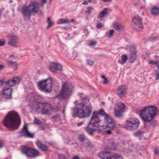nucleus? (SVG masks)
I'll return each mask as SVG.
<instances>
[{
    "mask_svg": "<svg viewBox=\"0 0 159 159\" xmlns=\"http://www.w3.org/2000/svg\"><path fill=\"white\" fill-rule=\"evenodd\" d=\"M5 41L4 40L0 39V46H3L5 45Z\"/></svg>",
    "mask_w": 159,
    "mask_h": 159,
    "instance_id": "obj_44",
    "label": "nucleus"
},
{
    "mask_svg": "<svg viewBox=\"0 0 159 159\" xmlns=\"http://www.w3.org/2000/svg\"><path fill=\"white\" fill-rule=\"evenodd\" d=\"M103 26V25L102 23H98L96 25V28L98 29L102 28Z\"/></svg>",
    "mask_w": 159,
    "mask_h": 159,
    "instance_id": "obj_42",
    "label": "nucleus"
},
{
    "mask_svg": "<svg viewBox=\"0 0 159 159\" xmlns=\"http://www.w3.org/2000/svg\"><path fill=\"white\" fill-rule=\"evenodd\" d=\"M10 57H11V58L13 57V58H14V59H15V58L16 57H15L14 56H13V55H11V56H10Z\"/></svg>",
    "mask_w": 159,
    "mask_h": 159,
    "instance_id": "obj_63",
    "label": "nucleus"
},
{
    "mask_svg": "<svg viewBox=\"0 0 159 159\" xmlns=\"http://www.w3.org/2000/svg\"><path fill=\"white\" fill-rule=\"evenodd\" d=\"M157 107L153 106L145 107L140 112V116L142 120L146 122L151 121L157 116Z\"/></svg>",
    "mask_w": 159,
    "mask_h": 159,
    "instance_id": "obj_4",
    "label": "nucleus"
},
{
    "mask_svg": "<svg viewBox=\"0 0 159 159\" xmlns=\"http://www.w3.org/2000/svg\"><path fill=\"white\" fill-rule=\"evenodd\" d=\"M40 128L42 130H44L45 129V127L43 126L40 127Z\"/></svg>",
    "mask_w": 159,
    "mask_h": 159,
    "instance_id": "obj_60",
    "label": "nucleus"
},
{
    "mask_svg": "<svg viewBox=\"0 0 159 159\" xmlns=\"http://www.w3.org/2000/svg\"><path fill=\"white\" fill-rule=\"evenodd\" d=\"M130 57L129 58V62L133 63L136 59L137 57V51L134 46H133L130 47L129 50Z\"/></svg>",
    "mask_w": 159,
    "mask_h": 159,
    "instance_id": "obj_13",
    "label": "nucleus"
},
{
    "mask_svg": "<svg viewBox=\"0 0 159 159\" xmlns=\"http://www.w3.org/2000/svg\"><path fill=\"white\" fill-rule=\"evenodd\" d=\"M79 107H75L73 109V116L80 118L89 117L92 111V107L90 102L79 104Z\"/></svg>",
    "mask_w": 159,
    "mask_h": 159,
    "instance_id": "obj_3",
    "label": "nucleus"
},
{
    "mask_svg": "<svg viewBox=\"0 0 159 159\" xmlns=\"http://www.w3.org/2000/svg\"><path fill=\"white\" fill-rule=\"evenodd\" d=\"M9 40L8 44L12 46H15L17 43L18 38L16 35H11L9 36Z\"/></svg>",
    "mask_w": 159,
    "mask_h": 159,
    "instance_id": "obj_20",
    "label": "nucleus"
},
{
    "mask_svg": "<svg viewBox=\"0 0 159 159\" xmlns=\"http://www.w3.org/2000/svg\"><path fill=\"white\" fill-rule=\"evenodd\" d=\"M81 145L83 147L88 148L90 146V143L89 141H87L86 143H81Z\"/></svg>",
    "mask_w": 159,
    "mask_h": 159,
    "instance_id": "obj_33",
    "label": "nucleus"
},
{
    "mask_svg": "<svg viewBox=\"0 0 159 159\" xmlns=\"http://www.w3.org/2000/svg\"><path fill=\"white\" fill-rule=\"evenodd\" d=\"M119 108H120L119 110H121L122 111V109H124L125 107V105L124 104L122 103H121V104L120 105L118 106Z\"/></svg>",
    "mask_w": 159,
    "mask_h": 159,
    "instance_id": "obj_41",
    "label": "nucleus"
},
{
    "mask_svg": "<svg viewBox=\"0 0 159 159\" xmlns=\"http://www.w3.org/2000/svg\"><path fill=\"white\" fill-rule=\"evenodd\" d=\"M34 124L37 125H40L41 123H42L41 121L40 120H38L36 118H34Z\"/></svg>",
    "mask_w": 159,
    "mask_h": 159,
    "instance_id": "obj_35",
    "label": "nucleus"
},
{
    "mask_svg": "<svg viewBox=\"0 0 159 159\" xmlns=\"http://www.w3.org/2000/svg\"><path fill=\"white\" fill-rule=\"evenodd\" d=\"M111 159H122V156L119 154L113 153Z\"/></svg>",
    "mask_w": 159,
    "mask_h": 159,
    "instance_id": "obj_32",
    "label": "nucleus"
},
{
    "mask_svg": "<svg viewBox=\"0 0 159 159\" xmlns=\"http://www.w3.org/2000/svg\"><path fill=\"white\" fill-rule=\"evenodd\" d=\"M114 32V31L113 30H111L110 31L109 34V37H111V36H112L113 35V34Z\"/></svg>",
    "mask_w": 159,
    "mask_h": 159,
    "instance_id": "obj_45",
    "label": "nucleus"
},
{
    "mask_svg": "<svg viewBox=\"0 0 159 159\" xmlns=\"http://www.w3.org/2000/svg\"><path fill=\"white\" fill-rule=\"evenodd\" d=\"M103 83L104 84H108V81L107 78H106L105 79H104V81H103Z\"/></svg>",
    "mask_w": 159,
    "mask_h": 159,
    "instance_id": "obj_48",
    "label": "nucleus"
},
{
    "mask_svg": "<svg viewBox=\"0 0 159 159\" xmlns=\"http://www.w3.org/2000/svg\"><path fill=\"white\" fill-rule=\"evenodd\" d=\"M83 123H84L83 122H80V123H78L77 124L78 126H80L81 125H82V124H83Z\"/></svg>",
    "mask_w": 159,
    "mask_h": 159,
    "instance_id": "obj_56",
    "label": "nucleus"
},
{
    "mask_svg": "<svg viewBox=\"0 0 159 159\" xmlns=\"http://www.w3.org/2000/svg\"><path fill=\"white\" fill-rule=\"evenodd\" d=\"M73 159H79V157L75 156L74 157Z\"/></svg>",
    "mask_w": 159,
    "mask_h": 159,
    "instance_id": "obj_59",
    "label": "nucleus"
},
{
    "mask_svg": "<svg viewBox=\"0 0 159 159\" xmlns=\"http://www.w3.org/2000/svg\"><path fill=\"white\" fill-rule=\"evenodd\" d=\"M41 106L42 107L41 113L43 114H49L50 113V111L53 109L51 105L47 102H43L41 104Z\"/></svg>",
    "mask_w": 159,
    "mask_h": 159,
    "instance_id": "obj_12",
    "label": "nucleus"
},
{
    "mask_svg": "<svg viewBox=\"0 0 159 159\" xmlns=\"http://www.w3.org/2000/svg\"><path fill=\"white\" fill-rule=\"evenodd\" d=\"M152 14L155 16L159 14V8L154 7L152 8L151 11Z\"/></svg>",
    "mask_w": 159,
    "mask_h": 159,
    "instance_id": "obj_29",
    "label": "nucleus"
},
{
    "mask_svg": "<svg viewBox=\"0 0 159 159\" xmlns=\"http://www.w3.org/2000/svg\"><path fill=\"white\" fill-rule=\"evenodd\" d=\"M154 153L156 155H158L159 153V151L158 149L156 148L154 149Z\"/></svg>",
    "mask_w": 159,
    "mask_h": 159,
    "instance_id": "obj_49",
    "label": "nucleus"
},
{
    "mask_svg": "<svg viewBox=\"0 0 159 159\" xmlns=\"http://www.w3.org/2000/svg\"><path fill=\"white\" fill-rule=\"evenodd\" d=\"M29 158H35L39 156V152L36 149L32 148Z\"/></svg>",
    "mask_w": 159,
    "mask_h": 159,
    "instance_id": "obj_22",
    "label": "nucleus"
},
{
    "mask_svg": "<svg viewBox=\"0 0 159 159\" xmlns=\"http://www.w3.org/2000/svg\"><path fill=\"white\" fill-rule=\"evenodd\" d=\"M122 61L124 62H125L126 61L128 57L127 55H122L121 57Z\"/></svg>",
    "mask_w": 159,
    "mask_h": 159,
    "instance_id": "obj_39",
    "label": "nucleus"
},
{
    "mask_svg": "<svg viewBox=\"0 0 159 159\" xmlns=\"http://www.w3.org/2000/svg\"><path fill=\"white\" fill-rule=\"evenodd\" d=\"M149 63H150V64H154L156 65H158V62L157 61H152L149 62Z\"/></svg>",
    "mask_w": 159,
    "mask_h": 159,
    "instance_id": "obj_46",
    "label": "nucleus"
},
{
    "mask_svg": "<svg viewBox=\"0 0 159 159\" xmlns=\"http://www.w3.org/2000/svg\"><path fill=\"white\" fill-rule=\"evenodd\" d=\"M47 22L48 24L47 27L48 29L49 27H50L51 26L54 24V23L51 21L50 18V17H48V18Z\"/></svg>",
    "mask_w": 159,
    "mask_h": 159,
    "instance_id": "obj_34",
    "label": "nucleus"
},
{
    "mask_svg": "<svg viewBox=\"0 0 159 159\" xmlns=\"http://www.w3.org/2000/svg\"><path fill=\"white\" fill-rule=\"evenodd\" d=\"M107 9L106 8H104L103 11H102L99 13L98 18H102L104 17L107 14Z\"/></svg>",
    "mask_w": 159,
    "mask_h": 159,
    "instance_id": "obj_28",
    "label": "nucleus"
},
{
    "mask_svg": "<svg viewBox=\"0 0 159 159\" xmlns=\"http://www.w3.org/2000/svg\"><path fill=\"white\" fill-rule=\"evenodd\" d=\"M116 147V145L113 140H109L107 146L105 148V150L99 153L98 156L102 159H111L113 153L106 151V150H115Z\"/></svg>",
    "mask_w": 159,
    "mask_h": 159,
    "instance_id": "obj_6",
    "label": "nucleus"
},
{
    "mask_svg": "<svg viewBox=\"0 0 159 159\" xmlns=\"http://www.w3.org/2000/svg\"><path fill=\"white\" fill-rule=\"evenodd\" d=\"M32 148H31L26 145L23 146L21 149V152L23 154L29 158Z\"/></svg>",
    "mask_w": 159,
    "mask_h": 159,
    "instance_id": "obj_19",
    "label": "nucleus"
},
{
    "mask_svg": "<svg viewBox=\"0 0 159 159\" xmlns=\"http://www.w3.org/2000/svg\"><path fill=\"white\" fill-rule=\"evenodd\" d=\"M113 25V27L116 30H122L124 29V26L122 25L117 22H114Z\"/></svg>",
    "mask_w": 159,
    "mask_h": 159,
    "instance_id": "obj_25",
    "label": "nucleus"
},
{
    "mask_svg": "<svg viewBox=\"0 0 159 159\" xmlns=\"http://www.w3.org/2000/svg\"><path fill=\"white\" fill-rule=\"evenodd\" d=\"M27 7L29 8V10L33 13L37 12L39 9L38 4L35 2H31L30 5L27 6Z\"/></svg>",
    "mask_w": 159,
    "mask_h": 159,
    "instance_id": "obj_17",
    "label": "nucleus"
},
{
    "mask_svg": "<svg viewBox=\"0 0 159 159\" xmlns=\"http://www.w3.org/2000/svg\"><path fill=\"white\" fill-rule=\"evenodd\" d=\"M21 12L23 18L25 20H30L32 12L29 10V9L27 7V6H23Z\"/></svg>",
    "mask_w": 159,
    "mask_h": 159,
    "instance_id": "obj_11",
    "label": "nucleus"
},
{
    "mask_svg": "<svg viewBox=\"0 0 159 159\" xmlns=\"http://www.w3.org/2000/svg\"><path fill=\"white\" fill-rule=\"evenodd\" d=\"M125 86L124 85H121L118 88L117 90V95L120 98H122L124 96L125 93Z\"/></svg>",
    "mask_w": 159,
    "mask_h": 159,
    "instance_id": "obj_21",
    "label": "nucleus"
},
{
    "mask_svg": "<svg viewBox=\"0 0 159 159\" xmlns=\"http://www.w3.org/2000/svg\"><path fill=\"white\" fill-rule=\"evenodd\" d=\"M142 19L140 18L138 16H135L132 20L131 25L136 30H141L143 29Z\"/></svg>",
    "mask_w": 159,
    "mask_h": 159,
    "instance_id": "obj_10",
    "label": "nucleus"
},
{
    "mask_svg": "<svg viewBox=\"0 0 159 159\" xmlns=\"http://www.w3.org/2000/svg\"><path fill=\"white\" fill-rule=\"evenodd\" d=\"M112 0H101L102 1L104 2H110Z\"/></svg>",
    "mask_w": 159,
    "mask_h": 159,
    "instance_id": "obj_52",
    "label": "nucleus"
},
{
    "mask_svg": "<svg viewBox=\"0 0 159 159\" xmlns=\"http://www.w3.org/2000/svg\"><path fill=\"white\" fill-rule=\"evenodd\" d=\"M144 133V132L142 131L138 130L135 133L134 135L136 137H143Z\"/></svg>",
    "mask_w": 159,
    "mask_h": 159,
    "instance_id": "obj_31",
    "label": "nucleus"
},
{
    "mask_svg": "<svg viewBox=\"0 0 159 159\" xmlns=\"http://www.w3.org/2000/svg\"><path fill=\"white\" fill-rule=\"evenodd\" d=\"M4 66L2 65H0V70H2L4 68Z\"/></svg>",
    "mask_w": 159,
    "mask_h": 159,
    "instance_id": "obj_54",
    "label": "nucleus"
},
{
    "mask_svg": "<svg viewBox=\"0 0 159 159\" xmlns=\"http://www.w3.org/2000/svg\"><path fill=\"white\" fill-rule=\"evenodd\" d=\"M92 126L99 127H102L104 130L108 134H110L111 131L116 128V125L109 115L106 113L104 110L102 109L99 111H94L87 126L85 130L89 134L92 135L96 130L92 128Z\"/></svg>",
    "mask_w": 159,
    "mask_h": 159,
    "instance_id": "obj_1",
    "label": "nucleus"
},
{
    "mask_svg": "<svg viewBox=\"0 0 159 159\" xmlns=\"http://www.w3.org/2000/svg\"><path fill=\"white\" fill-rule=\"evenodd\" d=\"M96 44V43L94 41H92L89 43V45L91 46H93L95 45Z\"/></svg>",
    "mask_w": 159,
    "mask_h": 159,
    "instance_id": "obj_47",
    "label": "nucleus"
},
{
    "mask_svg": "<svg viewBox=\"0 0 159 159\" xmlns=\"http://www.w3.org/2000/svg\"><path fill=\"white\" fill-rule=\"evenodd\" d=\"M26 99L30 101L29 106L34 111L39 109L43 100V98L41 96L34 93H28Z\"/></svg>",
    "mask_w": 159,
    "mask_h": 159,
    "instance_id": "obj_5",
    "label": "nucleus"
},
{
    "mask_svg": "<svg viewBox=\"0 0 159 159\" xmlns=\"http://www.w3.org/2000/svg\"><path fill=\"white\" fill-rule=\"evenodd\" d=\"M52 79L48 78L44 80H41L37 84L39 89L42 91L50 93L52 91Z\"/></svg>",
    "mask_w": 159,
    "mask_h": 159,
    "instance_id": "obj_7",
    "label": "nucleus"
},
{
    "mask_svg": "<svg viewBox=\"0 0 159 159\" xmlns=\"http://www.w3.org/2000/svg\"><path fill=\"white\" fill-rule=\"evenodd\" d=\"M115 116L118 118H120L122 117V111L121 110H119V109L115 110Z\"/></svg>",
    "mask_w": 159,
    "mask_h": 159,
    "instance_id": "obj_26",
    "label": "nucleus"
},
{
    "mask_svg": "<svg viewBox=\"0 0 159 159\" xmlns=\"http://www.w3.org/2000/svg\"><path fill=\"white\" fill-rule=\"evenodd\" d=\"M140 123L139 121L135 118H130L125 123V128L128 130H134L137 129Z\"/></svg>",
    "mask_w": 159,
    "mask_h": 159,
    "instance_id": "obj_9",
    "label": "nucleus"
},
{
    "mask_svg": "<svg viewBox=\"0 0 159 159\" xmlns=\"http://www.w3.org/2000/svg\"><path fill=\"white\" fill-rule=\"evenodd\" d=\"M8 65L11 66L14 70H16L17 69L18 65L16 62L10 60L8 61Z\"/></svg>",
    "mask_w": 159,
    "mask_h": 159,
    "instance_id": "obj_24",
    "label": "nucleus"
},
{
    "mask_svg": "<svg viewBox=\"0 0 159 159\" xmlns=\"http://www.w3.org/2000/svg\"><path fill=\"white\" fill-rule=\"evenodd\" d=\"M78 140L82 143L84 142L86 140L84 134H80L78 135Z\"/></svg>",
    "mask_w": 159,
    "mask_h": 159,
    "instance_id": "obj_30",
    "label": "nucleus"
},
{
    "mask_svg": "<svg viewBox=\"0 0 159 159\" xmlns=\"http://www.w3.org/2000/svg\"><path fill=\"white\" fill-rule=\"evenodd\" d=\"M83 4L84 5H87V4H88V1H84L83 3Z\"/></svg>",
    "mask_w": 159,
    "mask_h": 159,
    "instance_id": "obj_55",
    "label": "nucleus"
},
{
    "mask_svg": "<svg viewBox=\"0 0 159 159\" xmlns=\"http://www.w3.org/2000/svg\"><path fill=\"white\" fill-rule=\"evenodd\" d=\"M21 120L19 114L14 111H9L7 115L3 122V125L10 130L18 129Z\"/></svg>",
    "mask_w": 159,
    "mask_h": 159,
    "instance_id": "obj_2",
    "label": "nucleus"
},
{
    "mask_svg": "<svg viewBox=\"0 0 159 159\" xmlns=\"http://www.w3.org/2000/svg\"><path fill=\"white\" fill-rule=\"evenodd\" d=\"M102 78L104 79H105L106 77L104 75H102Z\"/></svg>",
    "mask_w": 159,
    "mask_h": 159,
    "instance_id": "obj_64",
    "label": "nucleus"
},
{
    "mask_svg": "<svg viewBox=\"0 0 159 159\" xmlns=\"http://www.w3.org/2000/svg\"><path fill=\"white\" fill-rule=\"evenodd\" d=\"M46 1L47 0H42L41 2L42 5H43L46 3Z\"/></svg>",
    "mask_w": 159,
    "mask_h": 159,
    "instance_id": "obj_51",
    "label": "nucleus"
},
{
    "mask_svg": "<svg viewBox=\"0 0 159 159\" xmlns=\"http://www.w3.org/2000/svg\"><path fill=\"white\" fill-rule=\"evenodd\" d=\"M3 81L2 80H0V87H1L3 84Z\"/></svg>",
    "mask_w": 159,
    "mask_h": 159,
    "instance_id": "obj_57",
    "label": "nucleus"
},
{
    "mask_svg": "<svg viewBox=\"0 0 159 159\" xmlns=\"http://www.w3.org/2000/svg\"><path fill=\"white\" fill-rule=\"evenodd\" d=\"M50 70L53 72H57L58 70L61 71L62 70V66L57 63L53 62L51 64Z\"/></svg>",
    "mask_w": 159,
    "mask_h": 159,
    "instance_id": "obj_15",
    "label": "nucleus"
},
{
    "mask_svg": "<svg viewBox=\"0 0 159 159\" xmlns=\"http://www.w3.org/2000/svg\"><path fill=\"white\" fill-rule=\"evenodd\" d=\"M73 86L69 83L66 82L63 84L61 90L58 94V97L61 98H68L71 91Z\"/></svg>",
    "mask_w": 159,
    "mask_h": 159,
    "instance_id": "obj_8",
    "label": "nucleus"
},
{
    "mask_svg": "<svg viewBox=\"0 0 159 159\" xmlns=\"http://www.w3.org/2000/svg\"><path fill=\"white\" fill-rule=\"evenodd\" d=\"M155 123H154V122H152V123L151 124V126H154L155 125Z\"/></svg>",
    "mask_w": 159,
    "mask_h": 159,
    "instance_id": "obj_62",
    "label": "nucleus"
},
{
    "mask_svg": "<svg viewBox=\"0 0 159 159\" xmlns=\"http://www.w3.org/2000/svg\"><path fill=\"white\" fill-rule=\"evenodd\" d=\"M20 133L22 136L29 138H33L34 135V134L30 133L28 130L27 125L25 124L23 127Z\"/></svg>",
    "mask_w": 159,
    "mask_h": 159,
    "instance_id": "obj_14",
    "label": "nucleus"
},
{
    "mask_svg": "<svg viewBox=\"0 0 159 159\" xmlns=\"http://www.w3.org/2000/svg\"><path fill=\"white\" fill-rule=\"evenodd\" d=\"M12 91V89L10 88H4L2 91L3 97L6 99H11L12 98L11 93Z\"/></svg>",
    "mask_w": 159,
    "mask_h": 159,
    "instance_id": "obj_18",
    "label": "nucleus"
},
{
    "mask_svg": "<svg viewBox=\"0 0 159 159\" xmlns=\"http://www.w3.org/2000/svg\"><path fill=\"white\" fill-rule=\"evenodd\" d=\"M93 10V8L91 6H90L88 7L87 10L86 11V13L88 14H90L92 11Z\"/></svg>",
    "mask_w": 159,
    "mask_h": 159,
    "instance_id": "obj_36",
    "label": "nucleus"
},
{
    "mask_svg": "<svg viewBox=\"0 0 159 159\" xmlns=\"http://www.w3.org/2000/svg\"><path fill=\"white\" fill-rule=\"evenodd\" d=\"M40 149H41L42 150L44 151H47L48 150V148L47 146L44 145H43L41 147Z\"/></svg>",
    "mask_w": 159,
    "mask_h": 159,
    "instance_id": "obj_38",
    "label": "nucleus"
},
{
    "mask_svg": "<svg viewBox=\"0 0 159 159\" xmlns=\"http://www.w3.org/2000/svg\"><path fill=\"white\" fill-rule=\"evenodd\" d=\"M36 144L38 147L40 148H41V147L43 145L42 143L39 141H37L36 142Z\"/></svg>",
    "mask_w": 159,
    "mask_h": 159,
    "instance_id": "obj_37",
    "label": "nucleus"
},
{
    "mask_svg": "<svg viewBox=\"0 0 159 159\" xmlns=\"http://www.w3.org/2000/svg\"><path fill=\"white\" fill-rule=\"evenodd\" d=\"M20 78L18 77L13 78L11 80H8L6 82V84L9 88L15 85L16 84L20 83Z\"/></svg>",
    "mask_w": 159,
    "mask_h": 159,
    "instance_id": "obj_16",
    "label": "nucleus"
},
{
    "mask_svg": "<svg viewBox=\"0 0 159 159\" xmlns=\"http://www.w3.org/2000/svg\"><path fill=\"white\" fill-rule=\"evenodd\" d=\"M5 146V144L2 142H0V148Z\"/></svg>",
    "mask_w": 159,
    "mask_h": 159,
    "instance_id": "obj_50",
    "label": "nucleus"
},
{
    "mask_svg": "<svg viewBox=\"0 0 159 159\" xmlns=\"http://www.w3.org/2000/svg\"><path fill=\"white\" fill-rule=\"evenodd\" d=\"M75 22V20L73 19H72L70 21V20L69 23H71V22Z\"/></svg>",
    "mask_w": 159,
    "mask_h": 159,
    "instance_id": "obj_61",
    "label": "nucleus"
},
{
    "mask_svg": "<svg viewBox=\"0 0 159 159\" xmlns=\"http://www.w3.org/2000/svg\"><path fill=\"white\" fill-rule=\"evenodd\" d=\"M87 64L89 65H93L94 64V61L90 60H86Z\"/></svg>",
    "mask_w": 159,
    "mask_h": 159,
    "instance_id": "obj_40",
    "label": "nucleus"
},
{
    "mask_svg": "<svg viewBox=\"0 0 159 159\" xmlns=\"http://www.w3.org/2000/svg\"><path fill=\"white\" fill-rule=\"evenodd\" d=\"M157 76L156 77V80H158L159 79V73H158L157 75Z\"/></svg>",
    "mask_w": 159,
    "mask_h": 159,
    "instance_id": "obj_58",
    "label": "nucleus"
},
{
    "mask_svg": "<svg viewBox=\"0 0 159 159\" xmlns=\"http://www.w3.org/2000/svg\"><path fill=\"white\" fill-rule=\"evenodd\" d=\"M157 36H152L151 38H150V39H157Z\"/></svg>",
    "mask_w": 159,
    "mask_h": 159,
    "instance_id": "obj_53",
    "label": "nucleus"
},
{
    "mask_svg": "<svg viewBox=\"0 0 159 159\" xmlns=\"http://www.w3.org/2000/svg\"><path fill=\"white\" fill-rule=\"evenodd\" d=\"M70 20L68 19H60L57 21V24H61L69 23Z\"/></svg>",
    "mask_w": 159,
    "mask_h": 159,
    "instance_id": "obj_27",
    "label": "nucleus"
},
{
    "mask_svg": "<svg viewBox=\"0 0 159 159\" xmlns=\"http://www.w3.org/2000/svg\"><path fill=\"white\" fill-rule=\"evenodd\" d=\"M59 159H67L66 156L62 154H60L58 155Z\"/></svg>",
    "mask_w": 159,
    "mask_h": 159,
    "instance_id": "obj_43",
    "label": "nucleus"
},
{
    "mask_svg": "<svg viewBox=\"0 0 159 159\" xmlns=\"http://www.w3.org/2000/svg\"><path fill=\"white\" fill-rule=\"evenodd\" d=\"M80 98L81 101L79 104L87 103L89 102V98L82 93L80 94Z\"/></svg>",
    "mask_w": 159,
    "mask_h": 159,
    "instance_id": "obj_23",
    "label": "nucleus"
}]
</instances>
